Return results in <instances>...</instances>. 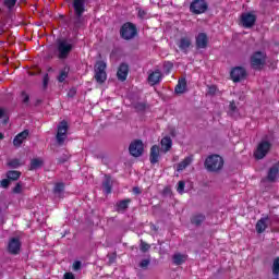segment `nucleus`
I'll return each instance as SVG.
<instances>
[{
	"instance_id": "ddd939ff",
	"label": "nucleus",
	"mask_w": 279,
	"mask_h": 279,
	"mask_svg": "<svg viewBox=\"0 0 279 279\" xmlns=\"http://www.w3.org/2000/svg\"><path fill=\"white\" fill-rule=\"evenodd\" d=\"M192 39L191 36H183L180 38L178 43V47L183 53H189V49L191 48Z\"/></svg>"
},
{
	"instance_id": "8fccbe9b",
	"label": "nucleus",
	"mask_w": 279,
	"mask_h": 279,
	"mask_svg": "<svg viewBox=\"0 0 279 279\" xmlns=\"http://www.w3.org/2000/svg\"><path fill=\"white\" fill-rule=\"evenodd\" d=\"M209 95H215L217 93V87L216 86H210L208 89Z\"/></svg>"
},
{
	"instance_id": "ea45409f",
	"label": "nucleus",
	"mask_w": 279,
	"mask_h": 279,
	"mask_svg": "<svg viewBox=\"0 0 279 279\" xmlns=\"http://www.w3.org/2000/svg\"><path fill=\"white\" fill-rule=\"evenodd\" d=\"M22 101L23 104H29V95L25 92L22 93Z\"/></svg>"
},
{
	"instance_id": "412c9836",
	"label": "nucleus",
	"mask_w": 279,
	"mask_h": 279,
	"mask_svg": "<svg viewBox=\"0 0 279 279\" xmlns=\"http://www.w3.org/2000/svg\"><path fill=\"white\" fill-rule=\"evenodd\" d=\"M278 173H279L278 165L272 166L268 171V175H267L268 182H276V180L278 179Z\"/></svg>"
},
{
	"instance_id": "a878e982",
	"label": "nucleus",
	"mask_w": 279,
	"mask_h": 279,
	"mask_svg": "<svg viewBox=\"0 0 279 279\" xmlns=\"http://www.w3.org/2000/svg\"><path fill=\"white\" fill-rule=\"evenodd\" d=\"M173 145V141H171V137L166 136L161 140V147L165 153L169 151Z\"/></svg>"
},
{
	"instance_id": "9d476101",
	"label": "nucleus",
	"mask_w": 279,
	"mask_h": 279,
	"mask_svg": "<svg viewBox=\"0 0 279 279\" xmlns=\"http://www.w3.org/2000/svg\"><path fill=\"white\" fill-rule=\"evenodd\" d=\"M246 75L247 72L241 66H236L231 70V80L233 82H241L242 80H245Z\"/></svg>"
},
{
	"instance_id": "bb28decb",
	"label": "nucleus",
	"mask_w": 279,
	"mask_h": 279,
	"mask_svg": "<svg viewBox=\"0 0 279 279\" xmlns=\"http://www.w3.org/2000/svg\"><path fill=\"white\" fill-rule=\"evenodd\" d=\"M102 189L107 195H110V193H112V179H110V177H106V180L102 183Z\"/></svg>"
},
{
	"instance_id": "de8ad7c7",
	"label": "nucleus",
	"mask_w": 279,
	"mask_h": 279,
	"mask_svg": "<svg viewBox=\"0 0 279 279\" xmlns=\"http://www.w3.org/2000/svg\"><path fill=\"white\" fill-rule=\"evenodd\" d=\"M229 108L231 112H236V104H234V101L230 102Z\"/></svg>"
},
{
	"instance_id": "0eeeda50",
	"label": "nucleus",
	"mask_w": 279,
	"mask_h": 279,
	"mask_svg": "<svg viewBox=\"0 0 279 279\" xmlns=\"http://www.w3.org/2000/svg\"><path fill=\"white\" fill-rule=\"evenodd\" d=\"M208 10V3L206 0H194L190 5V11L193 14H204Z\"/></svg>"
},
{
	"instance_id": "423d86ee",
	"label": "nucleus",
	"mask_w": 279,
	"mask_h": 279,
	"mask_svg": "<svg viewBox=\"0 0 279 279\" xmlns=\"http://www.w3.org/2000/svg\"><path fill=\"white\" fill-rule=\"evenodd\" d=\"M120 34L124 40H132L136 36V26L132 23H125L122 25Z\"/></svg>"
},
{
	"instance_id": "1a4fd4ad",
	"label": "nucleus",
	"mask_w": 279,
	"mask_h": 279,
	"mask_svg": "<svg viewBox=\"0 0 279 279\" xmlns=\"http://www.w3.org/2000/svg\"><path fill=\"white\" fill-rule=\"evenodd\" d=\"M251 64L253 69H260L265 64V53L257 51L251 57Z\"/></svg>"
},
{
	"instance_id": "864d4df0",
	"label": "nucleus",
	"mask_w": 279,
	"mask_h": 279,
	"mask_svg": "<svg viewBox=\"0 0 279 279\" xmlns=\"http://www.w3.org/2000/svg\"><path fill=\"white\" fill-rule=\"evenodd\" d=\"M138 16L141 19H144L145 17V11H138Z\"/></svg>"
},
{
	"instance_id": "7c9ffc66",
	"label": "nucleus",
	"mask_w": 279,
	"mask_h": 279,
	"mask_svg": "<svg viewBox=\"0 0 279 279\" xmlns=\"http://www.w3.org/2000/svg\"><path fill=\"white\" fill-rule=\"evenodd\" d=\"M8 180H12L13 182L21 178V172L16 170H11L7 172Z\"/></svg>"
},
{
	"instance_id": "72a5a7b5",
	"label": "nucleus",
	"mask_w": 279,
	"mask_h": 279,
	"mask_svg": "<svg viewBox=\"0 0 279 279\" xmlns=\"http://www.w3.org/2000/svg\"><path fill=\"white\" fill-rule=\"evenodd\" d=\"M21 166V160L19 159H11L8 161V167H11V169H19Z\"/></svg>"
},
{
	"instance_id": "6e6552de",
	"label": "nucleus",
	"mask_w": 279,
	"mask_h": 279,
	"mask_svg": "<svg viewBox=\"0 0 279 279\" xmlns=\"http://www.w3.org/2000/svg\"><path fill=\"white\" fill-rule=\"evenodd\" d=\"M129 151L131 156H134V158H138L140 156H143V151H144L143 142L140 140L132 142L129 147Z\"/></svg>"
},
{
	"instance_id": "b1692460",
	"label": "nucleus",
	"mask_w": 279,
	"mask_h": 279,
	"mask_svg": "<svg viewBox=\"0 0 279 279\" xmlns=\"http://www.w3.org/2000/svg\"><path fill=\"white\" fill-rule=\"evenodd\" d=\"M174 90L178 95H182L186 90V78L179 80Z\"/></svg>"
},
{
	"instance_id": "6ab92c4d",
	"label": "nucleus",
	"mask_w": 279,
	"mask_h": 279,
	"mask_svg": "<svg viewBox=\"0 0 279 279\" xmlns=\"http://www.w3.org/2000/svg\"><path fill=\"white\" fill-rule=\"evenodd\" d=\"M149 160L151 165H156L160 160V147H158V145H154L150 148Z\"/></svg>"
},
{
	"instance_id": "f3484780",
	"label": "nucleus",
	"mask_w": 279,
	"mask_h": 279,
	"mask_svg": "<svg viewBox=\"0 0 279 279\" xmlns=\"http://www.w3.org/2000/svg\"><path fill=\"white\" fill-rule=\"evenodd\" d=\"M8 250L10 252V254H19V252L21 250V241H19V239H16V238H12L9 241Z\"/></svg>"
},
{
	"instance_id": "c756f323",
	"label": "nucleus",
	"mask_w": 279,
	"mask_h": 279,
	"mask_svg": "<svg viewBox=\"0 0 279 279\" xmlns=\"http://www.w3.org/2000/svg\"><path fill=\"white\" fill-rule=\"evenodd\" d=\"M53 193L57 197H62V193H64V183H56Z\"/></svg>"
},
{
	"instance_id": "39448f33",
	"label": "nucleus",
	"mask_w": 279,
	"mask_h": 279,
	"mask_svg": "<svg viewBox=\"0 0 279 279\" xmlns=\"http://www.w3.org/2000/svg\"><path fill=\"white\" fill-rule=\"evenodd\" d=\"M68 132H69V123L65 120H63L59 123L57 135H56L58 145L60 146L64 145V141H66L68 138V135H66Z\"/></svg>"
},
{
	"instance_id": "cd10ccee",
	"label": "nucleus",
	"mask_w": 279,
	"mask_h": 279,
	"mask_svg": "<svg viewBox=\"0 0 279 279\" xmlns=\"http://www.w3.org/2000/svg\"><path fill=\"white\" fill-rule=\"evenodd\" d=\"M186 255L177 253L173 255L172 260L174 265H183V263H186Z\"/></svg>"
},
{
	"instance_id": "49530a36",
	"label": "nucleus",
	"mask_w": 279,
	"mask_h": 279,
	"mask_svg": "<svg viewBox=\"0 0 279 279\" xmlns=\"http://www.w3.org/2000/svg\"><path fill=\"white\" fill-rule=\"evenodd\" d=\"M74 25L75 27H80V25H82V16L77 19V15H75Z\"/></svg>"
},
{
	"instance_id": "4468645a",
	"label": "nucleus",
	"mask_w": 279,
	"mask_h": 279,
	"mask_svg": "<svg viewBox=\"0 0 279 279\" xmlns=\"http://www.w3.org/2000/svg\"><path fill=\"white\" fill-rule=\"evenodd\" d=\"M85 4H86V1H84V0H74L73 1L74 14H75V16H77L78 21H80V17L82 16V14H84V12H85Z\"/></svg>"
},
{
	"instance_id": "c03bdc74",
	"label": "nucleus",
	"mask_w": 279,
	"mask_h": 279,
	"mask_svg": "<svg viewBox=\"0 0 279 279\" xmlns=\"http://www.w3.org/2000/svg\"><path fill=\"white\" fill-rule=\"evenodd\" d=\"M74 271H78V269H82V262H75L73 264Z\"/></svg>"
},
{
	"instance_id": "2f4dec72",
	"label": "nucleus",
	"mask_w": 279,
	"mask_h": 279,
	"mask_svg": "<svg viewBox=\"0 0 279 279\" xmlns=\"http://www.w3.org/2000/svg\"><path fill=\"white\" fill-rule=\"evenodd\" d=\"M40 167H43V159H39V158H35V159H32L31 161V171H34L36 169H40Z\"/></svg>"
},
{
	"instance_id": "79ce46f5",
	"label": "nucleus",
	"mask_w": 279,
	"mask_h": 279,
	"mask_svg": "<svg viewBox=\"0 0 279 279\" xmlns=\"http://www.w3.org/2000/svg\"><path fill=\"white\" fill-rule=\"evenodd\" d=\"M75 95H77V89H75V88H71L68 92V97H70L71 99H73V97H75Z\"/></svg>"
},
{
	"instance_id": "37998d69",
	"label": "nucleus",
	"mask_w": 279,
	"mask_h": 279,
	"mask_svg": "<svg viewBox=\"0 0 279 279\" xmlns=\"http://www.w3.org/2000/svg\"><path fill=\"white\" fill-rule=\"evenodd\" d=\"M69 160V155H63L58 159L59 165H64Z\"/></svg>"
},
{
	"instance_id": "f03ea898",
	"label": "nucleus",
	"mask_w": 279,
	"mask_h": 279,
	"mask_svg": "<svg viewBox=\"0 0 279 279\" xmlns=\"http://www.w3.org/2000/svg\"><path fill=\"white\" fill-rule=\"evenodd\" d=\"M205 167L207 171L217 173V171H221V169H223V158L219 155H210L205 160Z\"/></svg>"
},
{
	"instance_id": "473e14b6",
	"label": "nucleus",
	"mask_w": 279,
	"mask_h": 279,
	"mask_svg": "<svg viewBox=\"0 0 279 279\" xmlns=\"http://www.w3.org/2000/svg\"><path fill=\"white\" fill-rule=\"evenodd\" d=\"M17 1L19 0H3V4L5 8H8L9 11H12Z\"/></svg>"
},
{
	"instance_id": "393cba45",
	"label": "nucleus",
	"mask_w": 279,
	"mask_h": 279,
	"mask_svg": "<svg viewBox=\"0 0 279 279\" xmlns=\"http://www.w3.org/2000/svg\"><path fill=\"white\" fill-rule=\"evenodd\" d=\"M205 220L206 216H204V214H196L192 216L191 223H193V226H199L201 223H204Z\"/></svg>"
},
{
	"instance_id": "7ed1b4c3",
	"label": "nucleus",
	"mask_w": 279,
	"mask_h": 279,
	"mask_svg": "<svg viewBox=\"0 0 279 279\" xmlns=\"http://www.w3.org/2000/svg\"><path fill=\"white\" fill-rule=\"evenodd\" d=\"M106 63L104 61H97L94 71H95V80L97 84H104L106 80H108V74L106 73Z\"/></svg>"
},
{
	"instance_id": "e433bc0d",
	"label": "nucleus",
	"mask_w": 279,
	"mask_h": 279,
	"mask_svg": "<svg viewBox=\"0 0 279 279\" xmlns=\"http://www.w3.org/2000/svg\"><path fill=\"white\" fill-rule=\"evenodd\" d=\"M151 263L150 259H143L141 263H140V267L142 269H147V267H149V264Z\"/></svg>"
},
{
	"instance_id": "4c0bfd02",
	"label": "nucleus",
	"mask_w": 279,
	"mask_h": 279,
	"mask_svg": "<svg viewBox=\"0 0 279 279\" xmlns=\"http://www.w3.org/2000/svg\"><path fill=\"white\" fill-rule=\"evenodd\" d=\"M184 186H185L184 181H179L177 191H178V193H180L181 195H182V193H184Z\"/></svg>"
},
{
	"instance_id": "5701e85b",
	"label": "nucleus",
	"mask_w": 279,
	"mask_h": 279,
	"mask_svg": "<svg viewBox=\"0 0 279 279\" xmlns=\"http://www.w3.org/2000/svg\"><path fill=\"white\" fill-rule=\"evenodd\" d=\"M193 162V156L185 157L184 160L177 165V171H184Z\"/></svg>"
},
{
	"instance_id": "f257e3e1",
	"label": "nucleus",
	"mask_w": 279,
	"mask_h": 279,
	"mask_svg": "<svg viewBox=\"0 0 279 279\" xmlns=\"http://www.w3.org/2000/svg\"><path fill=\"white\" fill-rule=\"evenodd\" d=\"M73 51V43L69 39L57 40V53L59 60H66L69 54Z\"/></svg>"
},
{
	"instance_id": "dca6fc26",
	"label": "nucleus",
	"mask_w": 279,
	"mask_h": 279,
	"mask_svg": "<svg viewBox=\"0 0 279 279\" xmlns=\"http://www.w3.org/2000/svg\"><path fill=\"white\" fill-rule=\"evenodd\" d=\"M160 82H162V72H160V70H156L148 75L150 86H156V84H160Z\"/></svg>"
},
{
	"instance_id": "09e8293b",
	"label": "nucleus",
	"mask_w": 279,
	"mask_h": 279,
	"mask_svg": "<svg viewBox=\"0 0 279 279\" xmlns=\"http://www.w3.org/2000/svg\"><path fill=\"white\" fill-rule=\"evenodd\" d=\"M64 279H75V276L73 275V272H65Z\"/></svg>"
},
{
	"instance_id": "20e7f679",
	"label": "nucleus",
	"mask_w": 279,
	"mask_h": 279,
	"mask_svg": "<svg viewBox=\"0 0 279 279\" xmlns=\"http://www.w3.org/2000/svg\"><path fill=\"white\" fill-rule=\"evenodd\" d=\"M271 149V143L269 141L263 140L258 145L254 153V157L257 160H263L267 154H269V150Z\"/></svg>"
},
{
	"instance_id": "5fc2aeb1",
	"label": "nucleus",
	"mask_w": 279,
	"mask_h": 279,
	"mask_svg": "<svg viewBox=\"0 0 279 279\" xmlns=\"http://www.w3.org/2000/svg\"><path fill=\"white\" fill-rule=\"evenodd\" d=\"M150 228H151V230H155V231L158 230V228H156V225H151Z\"/></svg>"
},
{
	"instance_id": "aec40b11",
	"label": "nucleus",
	"mask_w": 279,
	"mask_h": 279,
	"mask_svg": "<svg viewBox=\"0 0 279 279\" xmlns=\"http://www.w3.org/2000/svg\"><path fill=\"white\" fill-rule=\"evenodd\" d=\"M29 136V131L24 130L20 134H17L13 140V145L15 147H20V145H23V142Z\"/></svg>"
},
{
	"instance_id": "a211bd4d",
	"label": "nucleus",
	"mask_w": 279,
	"mask_h": 279,
	"mask_svg": "<svg viewBox=\"0 0 279 279\" xmlns=\"http://www.w3.org/2000/svg\"><path fill=\"white\" fill-rule=\"evenodd\" d=\"M128 73H130V68L128 64L122 63L117 72L118 80H120V82H125V80H128Z\"/></svg>"
},
{
	"instance_id": "2eb2a0df",
	"label": "nucleus",
	"mask_w": 279,
	"mask_h": 279,
	"mask_svg": "<svg viewBox=\"0 0 279 279\" xmlns=\"http://www.w3.org/2000/svg\"><path fill=\"white\" fill-rule=\"evenodd\" d=\"M195 40L197 49H206L208 47V35L206 33H198Z\"/></svg>"
},
{
	"instance_id": "f704fd0d",
	"label": "nucleus",
	"mask_w": 279,
	"mask_h": 279,
	"mask_svg": "<svg viewBox=\"0 0 279 279\" xmlns=\"http://www.w3.org/2000/svg\"><path fill=\"white\" fill-rule=\"evenodd\" d=\"M150 248H151V245H149L145 241L141 240V244H140L141 252H144V253L149 252Z\"/></svg>"
},
{
	"instance_id": "a18cd8bd",
	"label": "nucleus",
	"mask_w": 279,
	"mask_h": 279,
	"mask_svg": "<svg viewBox=\"0 0 279 279\" xmlns=\"http://www.w3.org/2000/svg\"><path fill=\"white\" fill-rule=\"evenodd\" d=\"M43 84L44 88H47V86H49V74H45Z\"/></svg>"
},
{
	"instance_id": "6e6d98bb",
	"label": "nucleus",
	"mask_w": 279,
	"mask_h": 279,
	"mask_svg": "<svg viewBox=\"0 0 279 279\" xmlns=\"http://www.w3.org/2000/svg\"><path fill=\"white\" fill-rule=\"evenodd\" d=\"M3 138V134H0V141Z\"/></svg>"
},
{
	"instance_id": "c9c22d12",
	"label": "nucleus",
	"mask_w": 279,
	"mask_h": 279,
	"mask_svg": "<svg viewBox=\"0 0 279 279\" xmlns=\"http://www.w3.org/2000/svg\"><path fill=\"white\" fill-rule=\"evenodd\" d=\"M272 274H274V276H278V274H279V257H277V258L274 260V264H272Z\"/></svg>"
},
{
	"instance_id": "c85d7f7f",
	"label": "nucleus",
	"mask_w": 279,
	"mask_h": 279,
	"mask_svg": "<svg viewBox=\"0 0 279 279\" xmlns=\"http://www.w3.org/2000/svg\"><path fill=\"white\" fill-rule=\"evenodd\" d=\"M69 66L63 68L60 73L59 76L57 77L58 82L62 83L64 82V80H66V77H69Z\"/></svg>"
},
{
	"instance_id": "4be33fe9",
	"label": "nucleus",
	"mask_w": 279,
	"mask_h": 279,
	"mask_svg": "<svg viewBox=\"0 0 279 279\" xmlns=\"http://www.w3.org/2000/svg\"><path fill=\"white\" fill-rule=\"evenodd\" d=\"M131 203H132V199H130V198L118 202L116 204L117 213H123L126 208H129Z\"/></svg>"
},
{
	"instance_id": "3c124183",
	"label": "nucleus",
	"mask_w": 279,
	"mask_h": 279,
	"mask_svg": "<svg viewBox=\"0 0 279 279\" xmlns=\"http://www.w3.org/2000/svg\"><path fill=\"white\" fill-rule=\"evenodd\" d=\"M0 119H8V114L5 113L4 109L0 108Z\"/></svg>"
},
{
	"instance_id": "a19ab883",
	"label": "nucleus",
	"mask_w": 279,
	"mask_h": 279,
	"mask_svg": "<svg viewBox=\"0 0 279 279\" xmlns=\"http://www.w3.org/2000/svg\"><path fill=\"white\" fill-rule=\"evenodd\" d=\"M13 193H23V185H21V183H17L13 189Z\"/></svg>"
},
{
	"instance_id": "58836bf2",
	"label": "nucleus",
	"mask_w": 279,
	"mask_h": 279,
	"mask_svg": "<svg viewBox=\"0 0 279 279\" xmlns=\"http://www.w3.org/2000/svg\"><path fill=\"white\" fill-rule=\"evenodd\" d=\"M2 189H8L10 186V179H3L0 183Z\"/></svg>"
},
{
	"instance_id": "f8f14e48",
	"label": "nucleus",
	"mask_w": 279,
	"mask_h": 279,
	"mask_svg": "<svg viewBox=\"0 0 279 279\" xmlns=\"http://www.w3.org/2000/svg\"><path fill=\"white\" fill-rule=\"evenodd\" d=\"M269 227V216L262 217L255 225L257 234H263Z\"/></svg>"
},
{
	"instance_id": "603ef678",
	"label": "nucleus",
	"mask_w": 279,
	"mask_h": 279,
	"mask_svg": "<svg viewBox=\"0 0 279 279\" xmlns=\"http://www.w3.org/2000/svg\"><path fill=\"white\" fill-rule=\"evenodd\" d=\"M133 193H134L135 195H141V189H140V187H134V189H133Z\"/></svg>"
},
{
	"instance_id": "9b49d317",
	"label": "nucleus",
	"mask_w": 279,
	"mask_h": 279,
	"mask_svg": "<svg viewBox=\"0 0 279 279\" xmlns=\"http://www.w3.org/2000/svg\"><path fill=\"white\" fill-rule=\"evenodd\" d=\"M241 23L243 27H246V28L254 27V24L256 23V15L252 13H243L241 15Z\"/></svg>"
}]
</instances>
